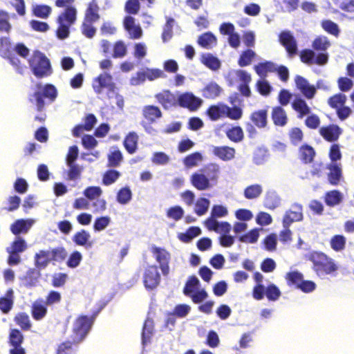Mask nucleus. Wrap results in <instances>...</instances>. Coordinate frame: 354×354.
<instances>
[{"mask_svg":"<svg viewBox=\"0 0 354 354\" xmlns=\"http://www.w3.org/2000/svg\"><path fill=\"white\" fill-rule=\"evenodd\" d=\"M201 234V229L198 227H189L185 233L179 234V239L183 242H189Z\"/></svg>","mask_w":354,"mask_h":354,"instance_id":"obj_56","label":"nucleus"},{"mask_svg":"<svg viewBox=\"0 0 354 354\" xmlns=\"http://www.w3.org/2000/svg\"><path fill=\"white\" fill-rule=\"evenodd\" d=\"M197 43L203 48L211 49L217 45V38L212 32H206L198 37Z\"/></svg>","mask_w":354,"mask_h":354,"instance_id":"obj_26","label":"nucleus"},{"mask_svg":"<svg viewBox=\"0 0 354 354\" xmlns=\"http://www.w3.org/2000/svg\"><path fill=\"white\" fill-rule=\"evenodd\" d=\"M131 191L127 187L121 188L117 194V201L120 204H127L131 201Z\"/></svg>","mask_w":354,"mask_h":354,"instance_id":"obj_61","label":"nucleus"},{"mask_svg":"<svg viewBox=\"0 0 354 354\" xmlns=\"http://www.w3.org/2000/svg\"><path fill=\"white\" fill-rule=\"evenodd\" d=\"M121 176V174L114 169L107 170L102 176V183L104 185H110L114 183Z\"/></svg>","mask_w":354,"mask_h":354,"instance_id":"obj_49","label":"nucleus"},{"mask_svg":"<svg viewBox=\"0 0 354 354\" xmlns=\"http://www.w3.org/2000/svg\"><path fill=\"white\" fill-rule=\"evenodd\" d=\"M330 44L326 37H317L313 42V48L316 50L324 51Z\"/></svg>","mask_w":354,"mask_h":354,"instance_id":"obj_63","label":"nucleus"},{"mask_svg":"<svg viewBox=\"0 0 354 354\" xmlns=\"http://www.w3.org/2000/svg\"><path fill=\"white\" fill-rule=\"evenodd\" d=\"M205 113L212 121H216L224 117L232 120H239L243 116V110L240 106H234L230 107L221 102L210 105Z\"/></svg>","mask_w":354,"mask_h":354,"instance_id":"obj_3","label":"nucleus"},{"mask_svg":"<svg viewBox=\"0 0 354 354\" xmlns=\"http://www.w3.org/2000/svg\"><path fill=\"white\" fill-rule=\"evenodd\" d=\"M308 259L313 264V270L321 279L332 275L338 269L334 260L322 252H313L309 254Z\"/></svg>","mask_w":354,"mask_h":354,"instance_id":"obj_2","label":"nucleus"},{"mask_svg":"<svg viewBox=\"0 0 354 354\" xmlns=\"http://www.w3.org/2000/svg\"><path fill=\"white\" fill-rule=\"evenodd\" d=\"M107 167H118L120 165L123 160L122 152L119 149H115L111 151L108 154Z\"/></svg>","mask_w":354,"mask_h":354,"instance_id":"obj_41","label":"nucleus"},{"mask_svg":"<svg viewBox=\"0 0 354 354\" xmlns=\"http://www.w3.org/2000/svg\"><path fill=\"white\" fill-rule=\"evenodd\" d=\"M32 223H13L10 226L11 232L16 236L26 234L31 227Z\"/></svg>","mask_w":354,"mask_h":354,"instance_id":"obj_53","label":"nucleus"},{"mask_svg":"<svg viewBox=\"0 0 354 354\" xmlns=\"http://www.w3.org/2000/svg\"><path fill=\"white\" fill-rule=\"evenodd\" d=\"M174 23V19L173 18L169 17L167 19L166 24L164 26L163 31L162 33V39L163 42H167L170 40L173 35V25Z\"/></svg>","mask_w":354,"mask_h":354,"instance_id":"obj_52","label":"nucleus"},{"mask_svg":"<svg viewBox=\"0 0 354 354\" xmlns=\"http://www.w3.org/2000/svg\"><path fill=\"white\" fill-rule=\"evenodd\" d=\"M262 192V186L259 184H254L245 187L243 195L245 198L252 200L259 198L261 195Z\"/></svg>","mask_w":354,"mask_h":354,"instance_id":"obj_38","label":"nucleus"},{"mask_svg":"<svg viewBox=\"0 0 354 354\" xmlns=\"http://www.w3.org/2000/svg\"><path fill=\"white\" fill-rule=\"evenodd\" d=\"M123 26L125 30L129 33L131 39H138L142 37L143 31L140 25H136L135 19L130 16H126L123 21Z\"/></svg>","mask_w":354,"mask_h":354,"instance_id":"obj_16","label":"nucleus"},{"mask_svg":"<svg viewBox=\"0 0 354 354\" xmlns=\"http://www.w3.org/2000/svg\"><path fill=\"white\" fill-rule=\"evenodd\" d=\"M203 103V100L195 96L192 93H184L180 94L177 99V104L183 108L191 111H196Z\"/></svg>","mask_w":354,"mask_h":354,"instance_id":"obj_11","label":"nucleus"},{"mask_svg":"<svg viewBox=\"0 0 354 354\" xmlns=\"http://www.w3.org/2000/svg\"><path fill=\"white\" fill-rule=\"evenodd\" d=\"M158 102L165 109H168L177 104V99L174 94L168 90H165L155 95Z\"/></svg>","mask_w":354,"mask_h":354,"instance_id":"obj_20","label":"nucleus"},{"mask_svg":"<svg viewBox=\"0 0 354 354\" xmlns=\"http://www.w3.org/2000/svg\"><path fill=\"white\" fill-rule=\"evenodd\" d=\"M253 124L258 128H264L268 123V111L260 109L252 112L250 117Z\"/></svg>","mask_w":354,"mask_h":354,"instance_id":"obj_27","label":"nucleus"},{"mask_svg":"<svg viewBox=\"0 0 354 354\" xmlns=\"http://www.w3.org/2000/svg\"><path fill=\"white\" fill-rule=\"evenodd\" d=\"M94 322V317L80 316L73 324L71 339L74 344H79L88 335Z\"/></svg>","mask_w":354,"mask_h":354,"instance_id":"obj_6","label":"nucleus"},{"mask_svg":"<svg viewBox=\"0 0 354 354\" xmlns=\"http://www.w3.org/2000/svg\"><path fill=\"white\" fill-rule=\"evenodd\" d=\"M153 332V322L147 318L144 324L142 333V344L145 346L150 343Z\"/></svg>","mask_w":354,"mask_h":354,"instance_id":"obj_36","label":"nucleus"},{"mask_svg":"<svg viewBox=\"0 0 354 354\" xmlns=\"http://www.w3.org/2000/svg\"><path fill=\"white\" fill-rule=\"evenodd\" d=\"M99 6L95 0H92L86 10L84 21L96 22L100 19Z\"/></svg>","mask_w":354,"mask_h":354,"instance_id":"obj_33","label":"nucleus"},{"mask_svg":"<svg viewBox=\"0 0 354 354\" xmlns=\"http://www.w3.org/2000/svg\"><path fill=\"white\" fill-rule=\"evenodd\" d=\"M299 155L300 160L303 162L308 164L313 161L315 156V151L313 147L304 144L299 147Z\"/></svg>","mask_w":354,"mask_h":354,"instance_id":"obj_31","label":"nucleus"},{"mask_svg":"<svg viewBox=\"0 0 354 354\" xmlns=\"http://www.w3.org/2000/svg\"><path fill=\"white\" fill-rule=\"evenodd\" d=\"M142 114L147 124H152L162 116L161 110L158 106L154 105L144 106Z\"/></svg>","mask_w":354,"mask_h":354,"instance_id":"obj_19","label":"nucleus"},{"mask_svg":"<svg viewBox=\"0 0 354 354\" xmlns=\"http://www.w3.org/2000/svg\"><path fill=\"white\" fill-rule=\"evenodd\" d=\"M303 219L301 205L294 204L286 212L283 221H301Z\"/></svg>","mask_w":354,"mask_h":354,"instance_id":"obj_30","label":"nucleus"},{"mask_svg":"<svg viewBox=\"0 0 354 354\" xmlns=\"http://www.w3.org/2000/svg\"><path fill=\"white\" fill-rule=\"evenodd\" d=\"M279 41L286 48L289 57H292L297 54V41L290 32H281L279 35Z\"/></svg>","mask_w":354,"mask_h":354,"instance_id":"obj_13","label":"nucleus"},{"mask_svg":"<svg viewBox=\"0 0 354 354\" xmlns=\"http://www.w3.org/2000/svg\"><path fill=\"white\" fill-rule=\"evenodd\" d=\"M92 88L97 95H102L104 89L108 93H113L115 89V84L113 81L111 75L108 73H102L93 80Z\"/></svg>","mask_w":354,"mask_h":354,"instance_id":"obj_8","label":"nucleus"},{"mask_svg":"<svg viewBox=\"0 0 354 354\" xmlns=\"http://www.w3.org/2000/svg\"><path fill=\"white\" fill-rule=\"evenodd\" d=\"M227 138L234 143H239L244 139V132L240 126H232L225 130Z\"/></svg>","mask_w":354,"mask_h":354,"instance_id":"obj_32","label":"nucleus"},{"mask_svg":"<svg viewBox=\"0 0 354 354\" xmlns=\"http://www.w3.org/2000/svg\"><path fill=\"white\" fill-rule=\"evenodd\" d=\"M209 206V201L205 198H200L195 205V212L198 216L205 214Z\"/></svg>","mask_w":354,"mask_h":354,"instance_id":"obj_64","label":"nucleus"},{"mask_svg":"<svg viewBox=\"0 0 354 354\" xmlns=\"http://www.w3.org/2000/svg\"><path fill=\"white\" fill-rule=\"evenodd\" d=\"M200 281L195 276H192L189 278L187 281L185 283V286L183 289V293L185 295L188 297L192 295V293L196 292L199 290Z\"/></svg>","mask_w":354,"mask_h":354,"instance_id":"obj_40","label":"nucleus"},{"mask_svg":"<svg viewBox=\"0 0 354 354\" xmlns=\"http://www.w3.org/2000/svg\"><path fill=\"white\" fill-rule=\"evenodd\" d=\"M343 199L342 193L338 190H331L326 193L324 201L330 207L339 205Z\"/></svg>","mask_w":354,"mask_h":354,"instance_id":"obj_37","label":"nucleus"},{"mask_svg":"<svg viewBox=\"0 0 354 354\" xmlns=\"http://www.w3.org/2000/svg\"><path fill=\"white\" fill-rule=\"evenodd\" d=\"M52 11L51 8L47 5H37L32 9V13L35 17L47 19Z\"/></svg>","mask_w":354,"mask_h":354,"instance_id":"obj_51","label":"nucleus"},{"mask_svg":"<svg viewBox=\"0 0 354 354\" xmlns=\"http://www.w3.org/2000/svg\"><path fill=\"white\" fill-rule=\"evenodd\" d=\"M113 58H122L127 53V46L122 40H118L113 44Z\"/></svg>","mask_w":354,"mask_h":354,"instance_id":"obj_44","label":"nucleus"},{"mask_svg":"<svg viewBox=\"0 0 354 354\" xmlns=\"http://www.w3.org/2000/svg\"><path fill=\"white\" fill-rule=\"evenodd\" d=\"M272 120L276 126L284 127L288 122V116L285 110L281 106L272 108Z\"/></svg>","mask_w":354,"mask_h":354,"instance_id":"obj_25","label":"nucleus"},{"mask_svg":"<svg viewBox=\"0 0 354 354\" xmlns=\"http://www.w3.org/2000/svg\"><path fill=\"white\" fill-rule=\"evenodd\" d=\"M228 214L227 209L221 205H215L212 207L210 216L205 221H216L218 218L225 217Z\"/></svg>","mask_w":354,"mask_h":354,"instance_id":"obj_39","label":"nucleus"},{"mask_svg":"<svg viewBox=\"0 0 354 354\" xmlns=\"http://www.w3.org/2000/svg\"><path fill=\"white\" fill-rule=\"evenodd\" d=\"M28 63L32 73L37 78L48 77L53 73L49 59L39 50L33 51Z\"/></svg>","mask_w":354,"mask_h":354,"instance_id":"obj_5","label":"nucleus"},{"mask_svg":"<svg viewBox=\"0 0 354 354\" xmlns=\"http://www.w3.org/2000/svg\"><path fill=\"white\" fill-rule=\"evenodd\" d=\"M286 279L288 284L295 287L305 293L313 292L316 288V284L313 281L304 280L303 274L298 271H292L286 274Z\"/></svg>","mask_w":354,"mask_h":354,"instance_id":"obj_7","label":"nucleus"},{"mask_svg":"<svg viewBox=\"0 0 354 354\" xmlns=\"http://www.w3.org/2000/svg\"><path fill=\"white\" fill-rule=\"evenodd\" d=\"M57 89L54 85L47 84L43 86L41 83H37L35 85V92L29 95L28 100L35 103L37 111L41 112L44 109V98H48L53 102L57 97Z\"/></svg>","mask_w":354,"mask_h":354,"instance_id":"obj_4","label":"nucleus"},{"mask_svg":"<svg viewBox=\"0 0 354 354\" xmlns=\"http://www.w3.org/2000/svg\"><path fill=\"white\" fill-rule=\"evenodd\" d=\"M205 224L209 230L222 234L220 236V243L222 246L230 247L234 243V237L227 234L231 230L229 223H205Z\"/></svg>","mask_w":354,"mask_h":354,"instance_id":"obj_9","label":"nucleus"},{"mask_svg":"<svg viewBox=\"0 0 354 354\" xmlns=\"http://www.w3.org/2000/svg\"><path fill=\"white\" fill-rule=\"evenodd\" d=\"M322 28L328 34L338 37L340 32L338 25L331 20H323L321 23Z\"/></svg>","mask_w":354,"mask_h":354,"instance_id":"obj_45","label":"nucleus"},{"mask_svg":"<svg viewBox=\"0 0 354 354\" xmlns=\"http://www.w3.org/2000/svg\"><path fill=\"white\" fill-rule=\"evenodd\" d=\"M257 91L263 96H268L271 93L272 88L266 80H258L255 85Z\"/></svg>","mask_w":354,"mask_h":354,"instance_id":"obj_59","label":"nucleus"},{"mask_svg":"<svg viewBox=\"0 0 354 354\" xmlns=\"http://www.w3.org/2000/svg\"><path fill=\"white\" fill-rule=\"evenodd\" d=\"M281 295L279 288L274 284L270 283L266 287V295L269 301H277Z\"/></svg>","mask_w":354,"mask_h":354,"instance_id":"obj_55","label":"nucleus"},{"mask_svg":"<svg viewBox=\"0 0 354 354\" xmlns=\"http://www.w3.org/2000/svg\"><path fill=\"white\" fill-rule=\"evenodd\" d=\"M295 82L297 88L303 94V95L308 99H313L316 94V88L313 85H310L308 80L301 75H296Z\"/></svg>","mask_w":354,"mask_h":354,"instance_id":"obj_14","label":"nucleus"},{"mask_svg":"<svg viewBox=\"0 0 354 354\" xmlns=\"http://www.w3.org/2000/svg\"><path fill=\"white\" fill-rule=\"evenodd\" d=\"M47 308L45 305L35 302L32 306V313L34 319L37 320L41 319L46 314Z\"/></svg>","mask_w":354,"mask_h":354,"instance_id":"obj_62","label":"nucleus"},{"mask_svg":"<svg viewBox=\"0 0 354 354\" xmlns=\"http://www.w3.org/2000/svg\"><path fill=\"white\" fill-rule=\"evenodd\" d=\"M40 277V272L35 268L29 269L26 275L20 277L23 285L26 288H32L37 286L39 278Z\"/></svg>","mask_w":354,"mask_h":354,"instance_id":"obj_24","label":"nucleus"},{"mask_svg":"<svg viewBox=\"0 0 354 354\" xmlns=\"http://www.w3.org/2000/svg\"><path fill=\"white\" fill-rule=\"evenodd\" d=\"M346 100V95L339 93L330 97L328 100V104L331 108L337 109L344 105Z\"/></svg>","mask_w":354,"mask_h":354,"instance_id":"obj_43","label":"nucleus"},{"mask_svg":"<svg viewBox=\"0 0 354 354\" xmlns=\"http://www.w3.org/2000/svg\"><path fill=\"white\" fill-rule=\"evenodd\" d=\"M291 105L292 109L297 113L298 118H303L310 113V108L306 102L301 97H296Z\"/></svg>","mask_w":354,"mask_h":354,"instance_id":"obj_28","label":"nucleus"},{"mask_svg":"<svg viewBox=\"0 0 354 354\" xmlns=\"http://www.w3.org/2000/svg\"><path fill=\"white\" fill-rule=\"evenodd\" d=\"M138 140L139 137L134 131L129 132L125 136L123 145L125 149L129 154H133L137 151Z\"/></svg>","mask_w":354,"mask_h":354,"instance_id":"obj_29","label":"nucleus"},{"mask_svg":"<svg viewBox=\"0 0 354 354\" xmlns=\"http://www.w3.org/2000/svg\"><path fill=\"white\" fill-rule=\"evenodd\" d=\"M14 303V292L9 289L4 297L0 298V310L5 314L10 312Z\"/></svg>","mask_w":354,"mask_h":354,"instance_id":"obj_34","label":"nucleus"},{"mask_svg":"<svg viewBox=\"0 0 354 354\" xmlns=\"http://www.w3.org/2000/svg\"><path fill=\"white\" fill-rule=\"evenodd\" d=\"M50 261L48 250H40L35 256V265L39 269L45 268Z\"/></svg>","mask_w":354,"mask_h":354,"instance_id":"obj_35","label":"nucleus"},{"mask_svg":"<svg viewBox=\"0 0 354 354\" xmlns=\"http://www.w3.org/2000/svg\"><path fill=\"white\" fill-rule=\"evenodd\" d=\"M160 274L155 266H147L143 274V281L146 288L153 289L160 282Z\"/></svg>","mask_w":354,"mask_h":354,"instance_id":"obj_12","label":"nucleus"},{"mask_svg":"<svg viewBox=\"0 0 354 354\" xmlns=\"http://www.w3.org/2000/svg\"><path fill=\"white\" fill-rule=\"evenodd\" d=\"M222 91V88L217 83L210 82L201 89V94L205 99L214 100L221 95Z\"/></svg>","mask_w":354,"mask_h":354,"instance_id":"obj_23","label":"nucleus"},{"mask_svg":"<svg viewBox=\"0 0 354 354\" xmlns=\"http://www.w3.org/2000/svg\"><path fill=\"white\" fill-rule=\"evenodd\" d=\"M74 0H56L55 6L58 8L66 7L65 10L57 17L58 27L56 30V36L59 39H65L69 37L70 27L77 20V10L68 5L73 3Z\"/></svg>","mask_w":354,"mask_h":354,"instance_id":"obj_1","label":"nucleus"},{"mask_svg":"<svg viewBox=\"0 0 354 354\" xmlns=\"http://www.w3.org/2000/svg\"><path fill=\"white\" fill-rule=\"evenodd\" d=\"M328 170L327 178L331 185L337 186L343 178L342 169L340 163L330 162L326 166Z\"/></svg>","mask_w":354,"mask_h":354,"instance_id":"obj_17","label":"nucleus"},{"mask_svg":"<svg viewBox=\"0 0 354 354\" xmlns=\"http://www.w3.org/2000/svg\"><path fill=\"white\" fill-rule=\"evenodd\" d=\"M256 53L251 49H247L241 53L238 59V64L241 67L249 66L254 59Z\"/></svg>","mask_w":354,"mask_h":354,"instance_id":"obj_42","label":"nucleus"},{"mask_svg":"<svg viewBox=\"0 0 354 354\" xmlns=\"http://www.w3.org/2000/svg\"><path fill=\"white\" fill-rule=\"evenodd\" d=\"M346 245V238L342 235H335L330 240V246L336 252L342 251Z\"/></svg>","mask_w":354,"mask_h":354,"instance_id":"obj_60","label":"nucleus"},{"mask_svg":"<svg viewBox=\"0 0 354 354\" xmlns=\"http://www.w3.org/2000/svg\"><path fill=\"white\" fill-rule=\"evenodd\" d=\"M319 132L326 141L333 142L339 139L342 131L338 125L333 124L321 127Z\"/></svg>","mask_w":354,"mask_h":354,"instance_id":"obj_18","label":"nucleus"},{"mask_svg":"<svg viewBox=\"0 0 354 354\" xmlns=\"http://www.w3.org/2000/svg\"><path fill=\"white\" fill-rule=\"evenodd\" d=\"M12 44L10 39L6 37L0 38V55L2 57H9L12 52Z\"/></svg>","mask_w":354,"mask_h":354,"instance_id":"obj_48","label":"nucleus"},{"mask_svg":"<svg viewBox=\"0 0 354 354\" xmlns=\"http://www.w3.org/2000/svg\"><path fill=\"white\" fill-rule=\"evenodd\" d=\"M203 174H205L206 176L208 177L209 180H216L220 168L219 166L214 163H211L207 165L203 169Z\"/></svg>","mask_w":354,"mask_h":354,"instance_id":"obj_47","label":"nucleus"},{"mask_svg":"<svg viewBox=\"0 0 354 354\" xmlns=\"http://www.w3.org/2000/svg\"><path fill=\"white\" fill-rule=\"evenodd\" d=\"M77 344L70 341L61 344L57 350V354H75L77 350Z\"/></svg>","mask_w":354,"mask_h":354,"instance_id":"obj_54","label":"nucleus"},{"mask_svg":"<svg viewBox=\"0 0 354 354\" xmlns=\"http://www.w3.org/2000/svg\"><path fill=\"white\" fill-rule=\"evenodd\" d=\"M202 62L207 68L212 71H216L221 67L219 59L212 54H207L203 56Z\"/></svg>","mask_w":354,"mask_h":354,"instance_id":"obj_46","label":"nucleus"},{"mask_svg":"<svg viewBox=\"0 0 354 354\" xmlns=\"http://www.w3.org/2000/svg\"><path fill=\"white\" fill-rule=\"evenodd\" d=\"M27 248V245L24 239L17 236L13 241L11 246L7 248L6 250L13 251L14 252L21 253Z\"/></svg>","mask_w":354,"mask_h":354,"instance_id":"obj_58","label":"nucleus"},{"mask_svg":"<svg viewBox=\"0 0 354 354\" xmlns=\"http://www.w3.org/2000/svg\"><path fill=\"white\" fill-rule=\"evenodd\" d=\"M153 254L156 261L160 264V268L163 275L168 274L169 272V262L170 260L169 253L165 249L160 248H153L152 250Z\"/></svg>","mask_w":354,"mask_h":354,"instance_id":"obj_15","label":"nucleus"},{"mask_svg":"<svg viewBox=\"0 0 354 354\" xmlns=\"http://www.w3.org/2000/svg\"><path fill=\"white\" fill-rule=\"evenodd\" d=\"M93 23L84 20L82 22L81 32L86 38L91 39L95 35L96 28L93 26Z\"/></svg>","mask_w":354,"mask_h":354,"instance_id":"obj_57","label":"nucleus"},{"mask_svg":"<svg viewBox=\"0 0 354 354\" xmlns=\"http://www.w3.org/2000/svg\"><path fill=\"white\" fill-rule=\"evenodd\" d=\"M192 185L198 190L203 191L211 187V183L207 176L202 173L195 172L190 177Z\"/></svg>","mask_w":354,"mask_h":354,"instance_id":"obj_21","label":"nucleus"},{"mask_svg":"<svg viewBox=\"0 0 354 354\" xmlns=\"http://www.w3.org/2000/svg\"><path fill=\"white\" fill-rule=\"evenodd\" d=\"M102 190L97 186H90L86 187L83 192L84 196L89 201H94L93 206L95 207L97 211L104 210L106 208V202L104 200L99 199L102 195Z\"/></svg>","mask_w":354,"mask_h":354,"instance_id":"obj_10","label":"nucleus"},{"mask_svg":"<svg viewBox=\"0 0 354 354\" xmlns=\"http://www.w3.org/2000/svg\"><path fill=\"white\" fill-rule=\"evenodd\" d=\"M290 142L297 146L300 144L304 139V133L299 127H293L290 129L288 133Z\"/></svg>","mask_w":354,"mask_h":354,"instance_id":"obj_50","label":"nucleus"},{"mask_svg":"<svg viewBox=\"0 0 354 354\" xmlns=\"http://www.w3.org/2000/svg\"><path fill=\"white\" fill-rule=\"evenodd\" d=\"M213 154L223 161H229L234 158L236 151L234 147L228 146L214 147Z\"/></svg>","mask_w":354,"mask_h":354,"instance_id":"obj_22","label":"nucleus"}]
</instances>
